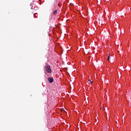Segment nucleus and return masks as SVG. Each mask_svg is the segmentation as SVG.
I'll return each instance as SVG.
<instances>
[{
    "label": "nucleus",
    "mask_w": 131,
    "mask_h": 131,
    "mask_svg": "<svg viewBox=\"0 0 131 131\" xmlns=\"http://www.w3.org/2000/svg\"><path fill=\"white\" fill-rule=\"evenodd\" d=\"M45 68L46 69L45 76H49V74H51L52 73V68H51V66L49 64H46L45 66ZM48 73L49 74H48Z\"/></svg>",
    "instance_id": "obj_1"
},
{
    "label": "nucleus",
    "mask_w": 131,
    "mask_h": 131,
    "mask_svg": "<svg viewBox=\"0 0 131 131\" xmlns=\"http://www.w3.org/2000/svg\"><path fill=\"white\" fill-rule=\"evenodd\" d=\"M48 80L50 83H53V82H54V79L53 78L48 77Z\"/></svg>",
    "instance_id": "obj_2"
},
{
    "label": "nucleus",
    "mask_w": 131,
    "mask_h": 131,
    "mask_svg": "<svg viewBox=\"0 0 131 131\" xmlns=\"http://www.w3.org/2000/svg\"><path fill=\"white\" fill-rule=\"evenodd\" d=\"M57 11H58V10H55V11L53 12V14H54V15H57V13H58Z\"/></svg>",
    "instance_id": "obj_3"
},
{
    "label": "nucleus",
    "mask_w": 131,
    "mask_h": 131,
    "mask_svg": "<svg viewBox=\"0 0 131 131\" xmlns=\"http://www.w3.org/2000/svg\"><path fill=\"white\" fill-rule=\"evenodd\" d=\"M37 16H38L37 13H36L34 14V18H37Z\"/></svg>",
    "instance_id": "obj_4"
},
{
    "label": "nucleus",
    "mask_w": 131,
    "mask_h": 131,
    "mask_svg": "<svg viewBox=\"0 0 131 131\" xmlns=\"http://www.w3.org/2000/svg\"><path fill=\"white\" fill-rule=\"evenodd\" d=\"M30 6H32L31 8V9L32 10H33L34 8H33V6H32V4H30Z\"/></svg>",
    "instance_id": "obj_5"
},
{
    "label": "nucleus",
    "mask_w": 131,
    "mask_h": 131,
    "mask_svg": "<svg viewBox=\"0 0 131 131\" xmlns=\"http://www.w3.org/2000/svg\"><path fill=\"white\" fill-rule=\"evenodd\" d=\"M110 59V56H108L107 57V61H109Z\"/></svg>",
    "instance_id": "obj_6"
},
{
    "label": "nucleus",
    "mask_w": 131,
    "mask_h": 131,
    "mask_svg": "<svg viewBox=\"0 0 131 131\" xmlns=\"http://www.w3.org/2000/svg\"><path fill=\"white\" fill-rule=\"evenodd\" d=\"M90 82H91V83H93V81H92V80H90Z\"/></svg>",
    "instance_id": "obj_7"
}]
</instances>
